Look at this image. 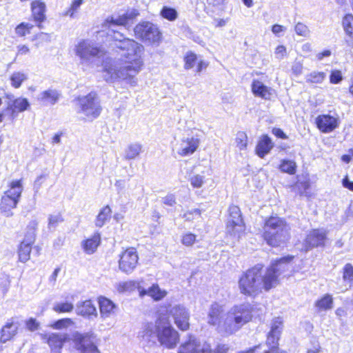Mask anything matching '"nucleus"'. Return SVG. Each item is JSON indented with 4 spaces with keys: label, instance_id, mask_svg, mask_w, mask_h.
Returning a JSON list of instances; mask_svg holds the SVG:
<instances>
[{
    "label": "nucleus",
    "instance_id": "nucleus-33",
    "mask_svg": "<svg viewBox=\"0 0 353 353\" xmlns=\"http://www.w3.org/2000/svg\"><path fill=\"white\" fill-rule=\"evenodd\" d=\"M343 27L349 39L347 40L350 44L353 43V15L346 14L342 21Z\"/></svg>",
    "mask_w": 353,
    "mask_h": 353
},
{
    "label": "nucleus",
    "instance_id": "nucleus-44",
    "mask_svg": "<svg viewBox=\"0 0 353 353\" xmlns=\"http://www.w3.org/2000/svg\"><path fill=\"white\" fill-rule=\"evenodd\" d=\"M205 176L200 174H193L190 176L189 181L194 188H201L205 183Z\"/></svg>",
    "mask_w": 353,
    "mask_h": 353
},
{
    "label": "nucleus",
    "instance_id": "nucleus-27",
    "mask_svg": "<svg viewBox=\"0 0 353 353\" xmlns=\"http://www.w3.org/2000/svg\"><path fill=\"white\" fill-rule=\"evenodd\" d=\"M101 243V234L99 232H95L90 238L83 241L81 246L83 251L88 254L94 253Z\"/></svg>",
    "mask_w": 353,
    "mask_h": 353
},
{
    "label": "nucleus",
    "instance_id": "nucleus-9",
    "mask_svg": "<svg viewBox=\"0 0 353 353\" xmlns=\"http://www.w3.org/2000/svg\"><path fill=\"white\" fill-rule=\"evenodd\" d=\"M78 101L80 112L88 119L92 120L100 114L101 108L95 92H90L86 96L79 97Z\"/></svg>",
    "mask_w": 353,
    "mask_h": 353
},
{
    "label": "nucleus",
    "instance_id": "nucleus-24",
    "mask_svg": "<svg viewBox=\"0 0 353 353\" xmlns=\"http://www.w3.org/2000/svg\"><path fill=\"white\" fill-rule=\"evenodd\" d=\"M253 94L265 100H270L273 95L274 90L259 80H254L252 83Z\"/></svg>",
    "mask_w": 353,
    "mask_h": 353
},
{
    "label": "nucleus",
    "instance_id": "nucleus-48",
    "mask_svg": "<svg viewBox=\"0 0 353 353\" xmlns=\"http://www.w3.org/2000/svg\"><path fill=\"white\" fill-rule=\"evenodd\" d=\"M73 324V321L71 319H62L55 321L51 325V327L54 329L61 330L67 328Z\"/></svg>",
    "mask_w": 353,
    "mask_h": 353
},
{
    "label": "nucleus",
    "instance_id": "nucleus-31",
    "mask_svg": "<svg viewBox=\"0 0 353 353\" xmlns=\"http://www.w3.org/2000/svg\"><path fill=\"white\" fill-rule=\"evenodd\" d=\"M29 106V103L26 99L18 98L15 99L12 104L8 105V110H11V116L14 118L19 112L25 111Z\"/></svg>",
    "mask_w": 353,
    "mask_h": 353
},
{
    "label": "nucleus",
    "instance_id": "nucleus-51",
    "mask_svg": "<svg viewBox=\"0 0 353 353\" xmlns=\"http://www.w3.org/2000/svg\"><path fill=\"white\" fill-rule=\"evenodd\" d=\"M196 236L192 233L188 232L181 237V243L185 246H192L196 241Z\"/></svg>",
    "mask_w": 353,
    "mask_h": 353
},
{
    "label": "nucleus",
    "instance_id": "nucleus-55",
    "mask_svg": "<svg viewBox=\"0 0 353 353\" xmlns=\"http://www.w3.org/2000/svg\"><path fill=\"white\" fill-rule=\"evenodd\" d=\"M303 70V64L301 61L294 62L292 66V71L296 76H299L302 74Z\"/></svg>",
    "mask_w": 353,
    "mask_h": 353
},
{
    "label": "nucleus",
    "instance_id": "nucleus-26",
    "mask_svg": "<svg viewBox=\"0 0 353 353\" xmlns=\"http://www.w3.org/2000/svg\"><path fill=\"white\" fill-rule=\"evenodd\" d=\"M19 325L12 321H8L1 328L0 332V341L3 343L11 340L17 333Z\"/></svg>",
    "mask_w": 353,
    "mask_h": 353
},
{
    "label": "nucleus",
    "instance_id": "nucleus-49",
    "mask_svg": "<svg viewBox=\"0 0 353 353\" xmlns=\"http://www.w3.org/2000/svg\"><path fill=\"white\" fill-rule=\"evenodd\" d=\"M197 57L196 55L192 52H188L187 53L184 61H185V65L184 68L186 70H189L192 68L196 62Z\"/></svg>",
    "mask_w": 353,
    "mask_h": 353
},
{
    "label": "nucleus",
    "instance_id": "nucleus-59",
    "mask_svg": "<svg viewBox=\"0 0 353 353\" xmlns=\"http://www.w3.org/2000/svg\"><path fill=\"white\" fill-rule=\"evenodd\" d=\"M272 133L277 137L281 138L283 139H287L286 134L283 132V131L280 128H273Z\"/></svg>",
    "mask_w": 353,
    "mask_h": 353
},
{
    "label": "nucleus",
    "instance_id": "nucleus-57",
    "mask_svg": "<svg viewBox=\"0 0 353 353\" xmlns=\"http://www.w3.org/2000/svg\"><path fill=\"white\" fill-rule=\"evenodd\" d=\"M342 80L341 72L339 70L333 71L330 75V82L338 83Z\"/></svg>",
    "mask_w": 353,
    "mask_h": 353
},
{
    "label": "nucleus",
    "instance_id": "nucleus-42",
    "mask_svg": "<svg viewBox=\"0 0 353 353\" xmlns=\"http://www.w3.org/2000/svg\"><path fill=\"white\" fill-rule=\"evenodd\" d=\"M343 279L351 287L353 284V266L350 263L345 265L343 269Z\"/></svg>",
    "mask_w": 353,
    "mask_h": 353
},
{
    "label": "nucleus",
    "instance_id": "nucleus-8",
    "mask_svg": "<svg viewBox=\"0 0 353 353\" xmlns=\"http://www.w3.org/2000/svg\"><path fill=\"white\" fill-rule=\"evenodd\" d=\"M94 340L95 336L92 332H74L72 335L74 347L79 353H99Z\"/></svg>",
    "mask_w": 353,
    "mask_h": 353
},
{
    "label": "nucleus",
    "instance_id": "nucleus-50",
    "mask_svg": "<svg viewBox=\"0 0 353 353\" xmlns=\"http://www.w3.org/2000/svg\"><path fill=\"white\" fill-rule=\"evenodd\" d=\"M294 30L298 35L307 37L310 36V30L307 26L302 23H298L294 27Z\"/></svg>",
    "mask_w": 353,
    "mask_h": 353
},
{
    "label": "nucleus",
    "instance_id": "nucleus-7",
    "mask_svg": "<svg viewBox=\"0 0 353 353\" xmlns=\"http://www.w3.org/2000/svg\"><path fill=\"white\" fill-rule=\"evenodd\" d=\"M134 32L137 38L145 43L158 45L161 39V34L158 27L149 21L137 24Z\"/></svg>",
    "mask_w": 353,
    "mask_h": 353
},
{
    "label": "nucleus",
    "instance_id": "nucleus-62",
    "mask_svg": "<svg viewBox=\"0 0 353 353\" xmlns=\"http://www.w3.org/2000/svg\"><path fill=\"white\" fill-rule=\"evenodd\" d=\"M60 272V268H56L54 272H52V274H51V276H50L49 278V280L50 282H52L53 284L55 283L56 280H57V277L59 274Z\"/></svg>",
    "mask_w": 353,
    "mask_h": 353
},
{
    "label": "nucleus",
    "instance_id": "nucleus-16",
    "mask_svg": "<svg viewBox=\"0 0 353 353\" xmlns=\"http://www.w3.org/2000/svg\"><path fill=\"white\" fill-rule=\"evenodd\" d=\"M42 339L46 341L52 351L59 352L63 344L69 340V336L66 333L53 332L43 335Z\"/></svg>",
    "mask_w": 353,
    "mask_h": 353
},
{
    "label": "nucleus",
    "instance_id": "nucleus-18",
    "mask_svg": "<svg viewBox=\"0 0 353 353\" xmlns=\"http://www.w3.org/2000/svg\"><path fill=\"white\" fill-rule=\"evenodd\" d=\"M35 240V234L34 231L28 232L23 241L21 243L19 250V259L21 262L25 263L30 259V255L32 250V245Z\"/></svg>",
    "mask_w": 353,
    "mask_h": 353
},
{
    "label": "nucleus",
    "instance_id": "nucleus-20",
    "mask_svg": "<svg viewBox=\"0 0 353 353\" xmlns=\"http://www.w3.org/2000/svg\"><path fill=\"white\" fill-rule=\"evenodd\" d=\"M76 312L78 315L90 319L97 316V308L91 300L78 302Z\"/></svg>",
    "mask_w": 353,
    "mask_h": 353
},
{
    "label": "nucleus",
    "instance_id": "nucleus-60",
    "mask_svg": "<svg viewBox=\"0 0 353 353\" xmlns=\"http://www.w3.org/2000/svg\"><path fill=\"white\" fill-rule=\"evenodd\" d=\"M286 49L283 46H279L275 50V54L279 56V58H283L285 56Z\"/></svg>",
    "mask_w": 353,
    "mask_h": 353
},
{
    "label": "nucleus",
    "instance_id": "nucleus-13",
    "mask_svg": "<svg viewBox=\"0 0 353 353\" xmlns=\"http://www.w3.org/2000/svg\"><path fill=\"white\" fill-rule=\"evenodd\" d=\"M138 260L139 257L135 249L128 248L121 254L119 268L122 272L130 274L136 268Z\"/></svg>",
    "mask_w": 353,
    "mask_h": 353
},
{
    "label": "nucleus",
    "instance_id": "nucleus-38",
    "mask_svg": "<svg viewBox=\"0 0 353 353\" xmlns=\"http://www.w3.org/2000/svg\"><path fill=\"white\" fill-rule=\"evenodd\" d=\"M166 294L167 292L161 290L158 285L154 284L148 290V295L151 296L154 301L162 299Z\"/></svg>",
    "mask_w": 353,
    "mask_h": 353
},
{
    "label": "nucleus",
    "instance_id": "nucleus-39",
    "mask_svg": "<svg viewBox=\"0 0 353 353\" xmlns=\"http://www.w3.org/2000/svg\"><path fill=\"white\" fill-rule=\"evenodd\" d=\"M326 75L323 72H316L314 71L305 76V80L307 83H321Z\"/></svg>",
    "mask_w": 353,
    "mask_h": 353
},
{
    "label": "nucleus",
    "instance_id": "nucleus-40",
    "mask_svg": "<svg viewBox=\"0 0 353 353\" xmlns=\"http://www.w3.org/2000/svg\"><path fill=\"white\" fill-rule=\"evenodd\" d=\"M11 84L13 87L18 88L21 83L27 79V74L23 72H14L10 76Z\"/></svg>",
    "mask_w": 353,
    "mask_h": 353
},
{
    "label": "nucleus",
    "instance_id": "nucleus-3",
    "mask_svg": "<svg viewBox=\"0 0 353 353\" xmlns=\"http://www.w3.org/2000/svg\"><path fill=\"white\" fill-rule=\"evenodd\" d=\"M272 270H263L261 265L247 270L239 281V288L241 294L255 296L263 290L268 291L276 286V278L272 276Z\"/></svg>",
    "mask_w": 353,
    "mask_h": 353
},
{
    "label": "nucleus",
    "instance_id": "nucleus-11",
    "mask_svg": "<svg viewBox=\"0 0 353 353\" xmlns=\"http://www.w3.org/2000/svg\"><path fill=\"white\" fill-rule=\"evenodd\" d=\"M157 336L161 345L168 348H173L176 346L179 341V334L170 323L164 325L159 323L157 326Z\"/></svg>",
    "mask_w": 353,
    "mask_h": 353
},
{
    "label": "nucleus",
    "instance_id": "nucleus-19",
    "mask_svg": "<svg viewBox=\"0 0 353 353\" xmlns=\"http://www.w3.org/2000/svg\"><path fill=\"white\" fill-rule=\"evenodd\" d=\"M293 259L292 256H287L280 259L272 263V265L265 270H272V276L276 278V285L279 283V278L284 274L290 268V262Z\"/></svg>",
    "mask_w": 353,
    "mask_h": 353
},
{
    "label": "nucleus",
    "instance_id": "nucleus-10",
    "mask_svg": "<svg viewBox=\"0 0 353 353\" xmlns=\"http://www.w3.org/2000/svg\"><path fill=\"white\" fill-rule=\"evenodd\" d=\"M245 226L241 218V211L238 206L232 205L229 208V217L226 226V232L234 239H239L244 232Z\"/></svg>",
    "mask_w": 353,
    "mask_h": 353
},
{
    "label": "nucleus",
    "instance_id": "nucleus-54",
    "mask_svg": "<svg viewBox=\"0 0 353 353\" xmlns=\"http://www.w3.org/2000/svg\"><path fill=\"white\" fill-rule=\"evenodd\" d=\"M63 219L61 215H50L48 218V228H54L59 223H61Z\"/></svg>",
    "mask_w": 353,
    "mask_h": 353
},
{
    "label": "nucleus",
    "instance_id": "nucleus-64",
    "mask_svg": "<svg viewBox=\"0 0 353 353\" xmlns=\"http://www.w3.org/2000/svg\"><path fill=\"white\" fill-rule=\"evenodd\" d=\"M343 185L345 188L353 191V182L349 181L347 177L343 180Z\"/></svg>",
    "mask_w": 353,
    "mask_h": 353
},
{
    "label": "nucleus",
    "instance_id": "nucleus-12",
    "mask_svg": "<svg viewBox=\"0 0 353 353\" xmlns=\"http://www.w3.org/2000/svg\"><path fill=\"white\" fill-rule=\"evenodd\" d=\"M283 330V321L280 317L273 319L271 329L267 336V344L270 347L265 353H279L278 341Z\"/></svg>",
    "mask_w": 353,
    "mask_h": 353
},
{
    "label": "nucleus",
    "instance_id": "nucleus-6",
    "mask_svg": "<svg viewBox=\"0 0 353 353\" xmlns=\"http://www.w3.org/2000/svg\"><path fill=\"white\" fill-rule=\"evenodd\" d=\"M229 347L227 345H218L214 350L210 348L207 343H201L196 337L190 336L188 341L183 342L179 348V353H227Z\"/></svg>",
    "mask_w": 353,
    "mask_h": 353
},
{
    "label": "nucleus",
    "instance_id": "nucleus-53",
    "mask_svg": "<svg viewBox=\"0 0 353 353\" xmlns=\"http://www.w3.org/2000/svg\"><path fill=\"white\" fill-rule=\"evenodd\" d=\"M201 216V211L199 209H194L190 211H188L183 214V217L186 221H192L196 217H199Z\"/></svg>",
    "mask_w": 353,
    "mask_h": 353
},
{
    "label": "nucleus",
    "instance_id": "nucleus-28",
    "mask_svg": "<svg viewBox=\"0 0 353 353\" xmlns=\"http://www.w3.org/2000/svg\"><path fill=\"white\" fill-rule=\"evenodd\" d=\"M18 201L14 199H10L9 196L3 195L0 203L1 212L7 217L13 215L12 210L17 205Z\"/></svg>",
    "mask_w": 353,
    "mask_h": 353
},
{
    "label": "nucleus",
    "instance_id": "nucleus-63",
    "mask_svg": "<svg viewBox=\"0 0 353 353\" xmlns=\"http://www.w3.org/2000/svg\"><path fill=\"white\" fill-rule=\"evenodd\" d=\"M331 55V51L329 50H324L322 52L318 53L316 57L319 60H322L325 57H330Z\"/></svg>",
    "mask_w": 353,
    "mask_h": 353
},
{
    "label": "nucleus",
    "instance_id": "nucleus-35",
    "mask_svg": "<svg viewBox=\"0 0 353 353\" xmlns=\"http://www.w3.org/2000/svg\"><path fill=\"white\" fill-rule=\"evenodd\" d=\"M142 152V145L138 143H131L125 150V159L127 160L134 159Z\"/></svg>",
    "mask_w": 353,
    "mask_h": 353
},
{
    "label": "nucleus",
    "instance_id": "nucleus-32",
    "mask_svg": "<svg viewBox=\"0 0 353 353\" xmlns=\"http://www.w3.org/2000/svg\"><path fill=\"white\" fill-rule=\"evenodd\" d=\"M22 191L23 185L21 180L14 181L10 183V189L4 193V195L9 196L10 199H14L19 202Z\"/></svg>",
    "mask_w": 353,
    "mask_h": 353
},
{
    "label": "nucleus",
    "instance_id": "nucleus-29",
    "mask_svg": "<svg viewBox=\"0 0 353 353\" xmlns=\"http://www.w3.org/2000/svg\"><path fill=\"white\" fill-rule=\"evenodd\" d=\"M60 94L56 90L48 89L41 92L38 96V101L44 105H54L59 99Z\"/></svg>",
    "mask_w": 353,
    "mask_h": 353
},
{
    "label": "nucleus",
    "instance_id": "nucleus-34",
    "mask_svg": "<svg viewBox=\"0 0 353 353\" xmlns=\"http://www.w3.org/2000/svg\"><path fill=\"white\" fill-rule=\"evenodd\" d=\"M112 210L109 205L103 207L96 217L94 223L98 228L103 227L106 221L110 219Z\"/></svg>",
    "mask_w": 353,
    "mask_h": 353
},
{
    "label": "nucleus",
    "instance_id": "nucleus-41",
    "mask_svg": "<svg viewBox=\"0 0 353 353\" xmlns=\"http://www.w3.org/2000/svg\"><path fill=\"white\" fill-rule=\"evenodd\" d=\"M279 168L283 172L294 174L296 172V164L292 160H283Z\"/></svg>",
    "mask_w": 353,
    "mask_h": 353
},
{
    "label": "nucleus",
    "instance_id": "nucleus-52",
    "mask_svg": "<svg viewBox=\"0 0 353 353\" xmlns=\"http://www.w3.org/2000/svg\"><path fill=\"white\" fill-rule=\"evenodd\" d=\"M83 0H73L70 8L67 10L65 15L70 16V17H73L74 13L79 10L81 4L83 3Z\"/></svg>",
    "mask_w": 353,
    "mask_h": 353
},
{
    "label": "nucleus",
    "instance_id": "nucleus-36",
    "mask_svg": "<svg viewBox=\"0 0 353 353\" xmlns=\"http://www.w3.org/2000/svg\"><path fill=\"white\" fill-rule=\"evenodd\" d=\"M74 308L73 303L69 301L56 302L52 307L53 311L57 313H70Z\"/></svg>",
    "mask_w": 353,
    "mask_h": 353
},
{
    "label": "nucleus",
    "instance_id": "nucleus-46",
    "mask_svg": "<svg viewBox=\"0 0 353 353\" xmlns=\"http://www.w3.org/2000/svg\"><path fill=\"white\" fill-rule=\"evenodd\" d=\"M236 144L239 150L246 149L248 144L247 134L243 132H239L236 137Z\"/></svg>",
    "mask_w": 353,
    "mask_h": 353
},
{
    "label": "nucleus",
    "instance_id": "nucleus-58",
    "mask_svg": "<svg viewBox=\"0 0 353 353\" xmlns=\"http://www.w3.org/2000/svg\"><path fill=\"white\" fill-rule=\"evenodd\" d=\"M163 203L167 205L172 206L176 203V199L174 194H168L163 198Z\"/></svg>",
    "mask_w": 353,
    "mask_h": 353
},
{
    "label": "nucleus",
    "instance_id": "nucleus-2",
    "mask_svg": "<svg viewBox=\"0 0 353 353\" xmlns=\"http://www.w3.org/2000/svg\"><path fill=\"white\" fill-rule=\"evenodd\" d=\"M223 305L214 303L208 314V323L215 327L216 331L223 335L232 334L252 319L249 305H235L226 314H223Z\"/></svg>",
    "mask_w": 353,
    "mask_h": 353
},
{
    "label": "nucleus",
    "instance_id": "nucleus-21",
    "mask_svg": "<svg viewBox=\"0 0 353 353\" xmlns=\"http://www.w3.org/2000/svg\"><path fill=\"white\" fill-rule=\"evenodd\" d=\"M138 14L139 12L137 10H132L121 16H119L117 18L108 17L104 22V26H108V28H112L115 26H125L128 23V20L132 19Z\"/></svg>",
    "mask_w": 353,
    "mask_h": 353
},
{
    "label": "nucleus",
    "instance_id": "nucleus-25",
    "mask_svg": "<svg viewBox=\"0 0 353 353\" xmlns=\"http://www.w3.org/2000/svg\"><path fill=\"white\" fill-rule=\"evenodd\" d=\"M98 303L101 318L107 319L115 313L117 306L111 300L100 296L98 299Z\"/></svg>",
    "mask_w": 353,
    "mask_h": 353
},
{
    "label": "nucleus",
    "instance_id": "nucleus-23",
    "mask_svg": "<svg viewBox=\"0 0 353 353\" xmlns=\"http://www.w3.org/2000/svg\"><path fill=\"white\" fill-rule=\"evenodd\" d=\"M32 15L34 21L38 23L39 28H42L41 22L46 20V4L40 0L33 1L31 3Z\"/></svg>",
    "mask_w": 353,
    "mask_h": 353
},
{
    "label": "nucleus",
    "instance_id": "nucleus-5",
    "mask_svg": "<svg viewBox=\"0 0 353 353\" xmlns=\"http://www.w3.org/2000/svg\"><path fill=\"white\" fill-rule=\"evenodd\" d=\"M74 52L82 66H91L94 59L105 54L104 50L89 40H81L75 46Z\"/></svg>",
    "mask_w": 353,
    "mask_h": 353
},
{
    "label": "nucleus",
    "instance_id": "nucleus-45",
    "mask_svg": "<svg viewBox=\"0 0 353 353\" xmlns=\"http://www.w3.org/2000/svg\"><path fill=\"white\" fill-rule=\"evenodd\" d=\"M34 26L30 23H21L15 28V32L18 36L23 37L30 33Z\"/></svg>",
    "mask_w": 353,
    "mask_h": 353
},
{
    "label": "nucleus",
    "instance_id": "nucleus-61",
    "mask_svg": "<svg viewBox=\"0 0 353 353\" xmlns=\"http://www.w3.org/2000/svg\"><path fill=\"white\" fill-rule=\"evenodd\" d=\"M285 28L283 26L275 24L272 27V31L274 34L278 35L280 32H283Z\"/></svg>",
    "mask_w": 353,
    "mask_h": 353
},
{
    "label": "nucleus",
    "instance_id": "nucleus-22",
    "mask_svg": "<svg viewBox=\"0 0 353 353\" xmlns=\"http://www.w3.org/2000/svg\"><path fill=\"white\" fill-rule=\"evenodd\" d=\"M199 145V139L194 137H188L181 141L178 154L185 157L193 154Z\"/></svg>",
    "mask_w": 353,
    "mask_h": 353
},
{
    "label": "nucleus",
    "instance_id": "nucleus-14",
    "mask_svg": "<svg viewBox=\"0 0 353 353\" xmlns=\"http://www.w3.org/2000/svg\"><path fill=\"white\" fill-rule=\"evenodd\" d=\"M327 232L323 229H316L312 230L305 239L304 245L306 250L316 247H322L325 245Z\"/></svg>",
    "mask_w": 353,
    "mask_h": 353
},
{
    "label": "nucleus",
    "instance_id": "nucleus-37",
    "mask_svg": "<svg viewBox=\"0 0 353 353\" xmlns=\"http://www.w3.org/2000/svg\"><path fill=\"white\" fill-rule=\"evenodd\" d=\"M138 288V283L134 281H121L115 284V288L119 293L130 292Z\"/></svg>",
    "mask_w": 353,
    "mask_h": 353
},
{
    "label": "nucleus",
    "instance_id": "nucleus-15",
    "mask_svg": "<svg viewBox=\"0 0 353 353\" xmlns=\"http://www.w3.org/2000/svg\"><path fill=\"white\" fill-rule=\"evenodd\" d=\"M170 314L174 319L175 324L179 329L187 330L189 328L190 314L183 306H174L170 310Z\"/></svg>",
    "mask_w": 353,
    "mask_h": 353
},
{
    "label": "nucleus",
    "instance_id": "nucleus-1",
    "mask_svg": "<svg viewBox=\"0 0 353 353\" xmlns=\"http://www.w3.org/2000/svg\"><path fill=\"white\" fill-rule=\"evenodd\" d=\"M112 31L114 48L119 50L118 52L125 61L106 59L103 63V78L106 82L124 81L131 86H136L137 76L143 66L144 47L133 39L124 37L114 29Z\"/></svg>",
    "mask_w": 353,
    "mask_h": 353
},
{
    "label": "nucleus",
    "instance_id": "nucleus-56",
    "mask_svg": "<svg viewBox=\"0 0 353 353\" xmlns=\"http://www.w3.org/2000/svg\"><path fill=\"white\" fill-rule=\"evenodd\" d=\"M28 329L30 331H35L39 329V323L35 319L30 318L26 323Z\"/></svg>",
    "mask_w": 353,
    "mask_h": 353
},
{
    "label": "nucleus",
    "instance_id": "nucleus-4",
    "mask_svg": "<svg viewBox=\"0 0 353 353\" xmlns=\"http://www.w3.org/2000/svg\"><path fill=\"white\" fill-rule=\"evenodd\" d=\"M263 238L269 245L281 246L290 239V227L283 219L276 216H270L265 221Z\"/></svg>",
    "mask_w": 353,
    "mask_h": 353
},
{
    "label": "nucleus",
    "instance_id": "nucleus-17",
    "mask_svg": "<svg viewBox=\"0 0 353 353\" xmlns=\"http://www.w3.org/2000/svg\"><path fill=\"white\" fill-rule=\"evenodd\" d=\"M317 128L323 133H330L338 128L339 119L329 114H322L316 119Z\"/></svg>",
    "mask_w": 353,
    "mask_h": 353
},
{
    "label": "nucleus",
    "instance_id": "nucleus-30",
    "mask_svg": "<svg viewBox=\"0 0 353 353\" xmlns=\"http://www.w3.org/2000/svg\"><path fill=\"white\" fill-rule=\"evenodd\" d=\"M272 148L273 143L270 138L267 135H263L256 147V152L259 157L263 158Z\"/></svg>",
    "mask_w": 353,
    "mask_h": 353
},
{
    "label": "nucleus",
    "instance_id": "nucleus-47",
    "mask_svg": "<svg viewBox=\"0 0 353 353\" xmlns=\"http://www.w3.org/2000/svg\"><path fill=\"white\" fill-rule=\"evenodd\" d=\"M161 16L169 20L174 21L177 18V12L174 9L168 7H163L161 12Z\"/></svg>",
    "mask_w": 353,
    "mask_h": 353
},
{
    "label": "nucleus",
    "instance_id": "nucleus-43",
    "mask_svg": "<svg viewBox=\"0 0 353 353\" xmlns=\"http://www.w3.org/2000/svg\"><path fill=\"white\" fill-rule=\"evenodd\" d=\"M333 300L330 295L326 294L316 303V306L320 310H329L332 307Z\"/></svg>",
    "mask_w": 353,
    "mask_h": 353
}]
</instances>
